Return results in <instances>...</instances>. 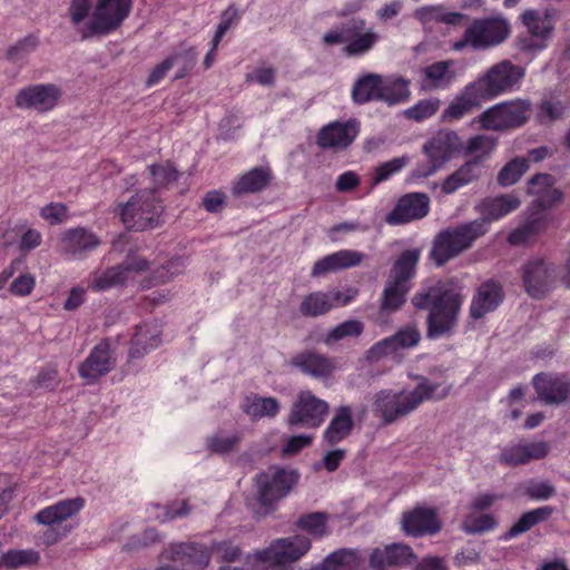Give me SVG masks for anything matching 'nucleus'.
Here are the masks:
<instances>
[{"label": "nucleus", "mask_w": 570, "mask_h": 570, "mask_svg": "<svg viewBox=\"0 0 570 570\" xmlns=\"http://www.w3.org/2000/svg\"><path fill=\"white\" fill-rule=\"evenodd\" d=\"M454 60L435 61L420 69L419 86L423 91L445 90L456 79Z\"/></svg>", "instance_id": "21"}, {"label": "nucleus", "mask_w": 570, "mask_h": 570, "mask_svg": "<svg viewBox=\"0 0 570 570\" xmlns=\"http://www.w3.org/2000/svg\"><path fill=\"white\" fill-rule=\"evenodd\" d=\"M550 224L549 215L543 210L531 213L525 220L509 236L508 242L511 245H522L531 240L534 236L546 230Z\"/></svg>", "instance_id": "34"}, {"label": "nucleus", "mask_w": 570, "mask_h": 570, "mask_svg": "<svg viewBox=\"0 0 570 570\" xmlns=\"http://www.w3.org/2000/svg\"><path fill=\"white\" fill-rule=\"evenodd\" d=\"M364 330V325L362 322L357 320H348L345 321L333 330H331L327 335L324 337L323 342L326 345H332L335 342H338L346 337H356L362 334Z\"/></svg>", "instance_id": "52"}, {"label": "nucleus", "mask_w": 570, "mask_h": 570, "mask_svg": "<svg viewBox=\"0 0 570 570\" xmlns=\"http://www.w3.org/2000/svg\"><path fill=\"white\" fill-rule=\"evenodd\" d=\"M556 277V267L542 258L529 261L523 266L524 288L534 298L542 297L551 288Z\"/></svg>", "instance_id": "17"}, {"label": "nucleus", "mask_w": 570, "mask_h": 570, "mask_svg": "<svg viewBox=\"0 0 570 570\" xmlns=\"http://www.w3.org/2000/svg\"><path fill=\"white\" fill-rule=\"evenodd\" d=\"M311 540L302 534L273 540L268 547L247 557L253 570H286L311 549Z\"/></svg>", "instance_id": "5"}, {"label": "nucleus", "mask_w": 570, "mask_h": 570, "mask_svg": "<svg viewBox=\"0 0 570 570\" xmlns=\"http://www.w3.org/2000/svg\"><path fill=\"white\" fill-rule=\"evenodd\" d=\"M524 69L503 60L492 66L483 76L472 81L485 101L510 92L520 86Z\"/></svg>", "instance_id": "9"}, {"label": "nucleus", "mask_w": 570, "mask_h": 570, "mask_svg": "<svg viewBox=\"0 0 570 570\" xmlns=\"http://www.w3.org/2000/svg\"><path fill=\"white\" fill-rule=\"evenodd\" d=\"M520 205L521 202L519 197L512 194L487 198L482 200L478 207L482 215V218L479 220H484L487 227L489 228L490 222L498 220L509 215L510 213L517 210Z\"/></svg>", "instance_id": "33"}, {"label": "nucleus", "mask_w": 570, "mask_h": 570, "mask_svg": "<svg viewBox=\"0 0 570 570\" xmlns=\"http://www.w3.org/2000/svg\"><path fill=\"white\" fill-rule=\"evenodd\" d=\"M497 521L491 514L476 515L471 513L462 522V529L465 533L476 534L491 531L495 528Z\"/></svg>", "instance_id": "56"}, {"label": "nucleus", "mask_w": 570, "mask_h": 570, "mask_svg": "<svg viewBox=\"0 0 570 570\" xmlns=\"http://www.w3.org/2000/svg\"><path fill=\"white\" fill-rule=\"evenodd\" d=\"M504 297L501 285L488 279L480 284L471 299L469 313L473 320H480L487 314L495 311Z\"/></svg>", "instance_id": "24"}, {"label": "nucleus", "mask_w": 570, "mask_h": 570, "mask_svg": "<svg viewBox=\"0 0 570 570\" xmlns=\"http://www.w3.org/2000/svg\"><path fill=\"white\" fill-rule=\"evenodd\" d=\"M358 135V124L355 120L346 122H332L324 127L318 135V145L322 148L345 149Z\"/></svg>", "instance_id": "26"}, {"label": "nucleus", "mask_w": 570, "mask_h": 570, "mask_svg": "<svg viewBox=\"0 0 570 570\" xmlns=\"http://www.w3.org/2000/svg\"><path fill=\"white\" fill-rule=\"evenodd\" d=\"M20 235L19 248L22 252H30L39 247L42 243V234L40 230L30 227L27 224H20L16 227Z\"/></svg>", "instance_id": "57"}, {"label": "nucleus", "mask_w": 570, "mask_h": 570, "mask_svg": "<svg viewBox=\"0 0 570 570\" xmlns=\"http://www.w3.org/2000/svg\"><path fill=\"white\" fill-rule=\"evenodd\" d=\"M132 0H72L71 21L79 26L87 18L80 32L83 38L108 35L128 17Z\"/></svg>", "instance_id": "3"}, {"label": "nucleus", "mask_w": 570, "mask_h": 570, "mask_svg": "<svg viewBox=\"0 0 570 570\" xmlns=\"http://www.w3.org/2000/svg\"><path fill=\"white\" fill-rule=\"evenodd\" d=\"M485 101L472 82H469L458 94L442 112L444 122H455L470 114L474 108Z\"/></svg>", "instance_id": "27"}, {"label": "nucleus", "mask_w": 570, "mask_h": 570, "mask_svg": "<svg viewBox=\"0 0 570 570\" xmlns=\"http://www.w3.org/2000/svg\"><path fill=\"white\" fill-rule=\"evenodd\" d=\"M160 344V330L155 324H144L137 327L129 350L130 358H140Z\"/></svg>", "instance_id": "38"}, {"label": "nucleus", "mask_w": 570, "mask_h": 570, "mask_svg": "<svg viewBox=\"0 0 570 570\" xmlns=\"http://www.w3.org/2000/svg\"><path fill=\"white\" fill-rule=\"evenodd\" d=\"M271 170L266 167H255L242 175L233 185L232 193L236 197L259 193L271 181Z\"/></svg>", "instance_id": "36"}, {"label": "nucleus", "mask_w": 570, "mask_h": 570, "mask_svg": "<svg viewBox=\"0 0 570 570\" xmlns=\"http://www.w3.org/2000/svg\"><path fill=\"white\" fill-rule=\"evenodd\" d=\"M440 105L441 101L438 98L422 99L407 108L404 111V116L407 119L420 122L434 116L438 112Z\"/></svg>", "instance_id": "54"}, {"label": "nucleus", "mask_w": 570, "mask_h": 570, "mask_svg": "<svg viewBox=\"0 0 570 570\" xmlns=\"http://www.w3.org/2000/svg\"><path fill=\"white\" fill-rule=\"evenodd\" d=\"M332 256L334 258L337 271L357 266L365 257L363 253L352 249H341L333 253Z\"/></svg>", "instance_id": "62"}, {"label": "nucleus", "mask_w": 570, "mask_h": 570, "mask_svg": "<svg viewBox=\"0 0 570 570\" xmlns=\"http://www.w3.org/2000/svg\"><path fill=\"white\" fill-rule=\"evenodd\" d=\"M462 291L461 283L450 278L436 281L413 296L412 303L416 308L429 309V337L439 338L453 331L464 301Z\"/></svg>", "instance_id": "1"}, {"label": "nucleus", "mask_w": 570, "mask_h": 570, "mask_svg": "<svg viewBox=\"0 0 570 570\" xmlns=\"http://www.w3.org/2000/svg\"><path fill=\"white\" fill-rule=\"evenodd\" d=\"M553 512L554 508L550 505L539 507L528 512H524L519 518V520L509 529L504 538L511 539L527 532L535 524L548 520Z\"/></svg>", "instance_id": "42"}, {"label": "nucleus", "mask_w": 570, "mask_h": 570, "mask_svg": "<svg viewBox=\"0 0 570 570\" xmlns=\"http://www.w3.org/2000/svg\"><path fill=\"white\" fill-rule=\"evenodd\" d=\"M413 16L424 27H429L434 23L460 27L469 19L465 13L451 11L443 4L420 7L414 11Z\"/></svg>", "instance_id": "31"}, {"label": "nucleus", "mask_w": 570, "mask_h": 570, "mask_svg": "<svg viewBox=\"0 0 570 570\" xmlns=\"http://www.w3.org/2000/svg\"><path fill=\"white\" fill-rule=\"evenodd\" d=\"M528 168V159L521 157L512 159L499 171L498 184L503 187L515 184Z\"/></svg>", "instance_id": "50"}, {"label": "nucleus", "mask_w": 570, "mask_h": 570, "mask_svg": "<svg viewBox=\"0 0 570 570\" xmlns=\"http://www.w3.org/2000/svg\"><path fill=\"white\" fill-rule=\"evenodd\" d=\"M360 558L354 550L342 549L327 556L325 560L309 570H358Z\"/></svg>", "instance_id": "44"}, {"label": "nucleus", "mask_w": 570, "mask_h": 570, "mask_svg": "<svg viewBox=\"0 0 570 570\" xmlns=\"http://www.w3.org/2000/svg\"><path fill=\"white\" fill-rule=\"evenodd\" d=\"M402 529L412 537L433 535L442 529L434 509L417 507L403 514Z\"/></svg>", "instance_id": "23"}, {"label": "nucleus", "mask_w": 570, "mask_h": 570, "mask_svg": "<svg viewBox=\"0 0 570 570\" xmlns=\"http://www.w3.org/2000/svg\"><path fill=\"white\" fill-rule=\"evenodd\" d=\"M484 173V164H480L479 160H466L445 178L441 190L446 195H451L460 188L478 181Z\"/></svg>", "instance_id": "32"}, {"label": "nucleus", "mask_w": 570, "mask_h": 570, "mask_svg": "<svg viewBox=\"0 0 570 570\" xmlns=\"http://www.w3.org/2000/svg\"><path fill=\"white\" fill-rule=\"evenodd\" d=\"M538 400L547 405L570 401V379L551 373H538L532 379Z\"/></svg>", "instance_id": "18"}, {"label": "nucleus", "mask_w": 570, "mask_h": 570, "mask_svg": "<svg viewBox=\"0 0 570 570\" xmlns=\"http://www.w3.org/2000/svg\"><path fill=\"white\" fill-rule=\"evenodd\" d=\"M395 342L396 338H393L392 335L381 340L366 352V358L370 362H377L383 357L396 354L399 350Z\"/></svg>", "instance_id": "60"}, {"label": "nucleus", "mask_w": 570, "mask_h": 570, "mask_svg": "<svg viewBox=\"0 0 570 570\" xmlns=\"http://www.w3.org/2000/svg\"><path fill=\"white\" fill-rule=\"evenodd\" d=\"M409 291V284H403L389 278L381 297V313L391 314L400 309L405 303V297Z\"/></svg>", "instance_id": "41"}, {"label": "nucleus", "mask_w": 570, "mask_h": 570, "mask_svg": "<svg viewBox=\"0 0 570 570\" xmlns=\"http://www.w3.org/2000/svg\"><path fill=\"white\" fill-rule=\"evenodd\" d=\"M85 505V500L80 497L61 500L52 505L41 509L35 515V521L43 525L61 523L76 515Z\"/></svg>", "instance_id": "30"}, {"label": "nucleus", "mask_w": 570, "mask_h": 570, "mask_svg": "<svg viewBox=\"0 0 570 570\" xmlns=\"http://www.w3.org/2000/svg\"><path fill=\"white\" fill-rule=\"evenodd\" d=\"M484 220H471L442 229L436 234L430 258L439 267L470 249L475 240L487 234Z\"/></svg>", "instance_id": "4"}, {"label": "nucleus", "mask_w": 570, "mask_h": 570, "mask_svg": "<svg viewBox=\"0 0 570 570\" xmlns=\"http://www.w3.org/2000/svg\"><path fill=\"white\" fill-rule=\"evenodd\" d=\"M68 209L61 203H50L40 209V217L50 225L61 224L67 217Z\"/></svg>", "instance_id": "63"}, {"label": "nucleus", "mask_w": 570, "mask_h": 570, "mask_svg": "<svg viewBox=\"0 0 570 570\" xmlns=\"http://www.w3.org/2000/svg\"><path fill=\"white\" fill-rule=\"evenodd\" d=\"M240 409L250 420L258 421L264 417H275L281 411V403L272 396L249 394L243 399Z\"/></svg>", "instance_id": "35"}, {"label": "nucleus", "mask_w": 570, "mask_h": 570, "mask_svg": "<svg viewBox=\"0 0 570 570\" xmlns=\"http://www.w3.org/2000/svg\"><path fill=\"white\" fill-rule=\"evenodd\" d=\"M39 553L32 549L9 550L0 558V567L17 569L37 563Z\"/></svg>", "instance_id": "48"}, {"label": "nucleus", "mask_w": 570, "mask_h": 570, "mask_svg": "<svg viewBox=\"0 0 570 570\" xmlns=\"http://www.w3.org/2000/svg\"><path fill=\"white\" fill-rule=\"evenodd\" d=\"M36 286V278L32 274L21 272L10 284V294L18 297L29 296Z\"/></svg>", "instance_id": "61"}, {"label": "nucleus", "mask_w": 570, "mask_h": 570, "mask_svg": "<svg viewBox=\"0 0 570 570\" xmlns=\"http://www.w3.org/2000/svg\"><path fill=\"white\" fill-rule=\"evenodd\" d=\"M520 19L529 35L547 41L554 29L553 22L547 11L542 13L534 9H528L520 16Z\"/></svg>", "instance_id": "40"}, {"label": "nucleus", "mask_w": 570, "mask_h": 570, "mask_svg": "<svg viewBox=\"0 0 570 570\" xmlns=\"http://www.w3.org/2000/svg\"><path fill=\"white\" fill-rule=\"evenodd\" d=\"M497 140L488 135H476L468 139L463 149L464 156H470V160H479L480 164H483L487 160L493 149L495 148Z\"/></svg>", "instance_id": "46"}, {"label": "nucleus", "mask_w": 570, "mask_h": 570, "mask_svg": "<svg viewBox=\"0 0 570 570\" xmlns=\"http://www.w3.org/2000/svg\"><path fill=\"white\" fill-rule=\"evenodd\" d=\"M328 411L326 401L308 390L299 391L289 411L287 425L316 429L323 424Z\"/></svg>", "instance_id": "11"}, {"label": "nucleus", "mask_w": 570, "mask_h": 570, "mask_svg": "<svg viewBox=\"0 0 570 570\" xmlns=\"http://www.w3.org/2000/svg\"><path fill=\"white\" fill-rule=\"evenodd\" d=\"M430 210V198L423 193H409L402 196L394 208L386 215L389 225L406 224L421 219Z\"/></svg>", "instance_id": "19"}, {"label": "nucleus", "mask_w": 570, "mask_h": 570, "mask_svg": "<svg viewBox=\"0 0 570 570\" xmlns=\"http://www.w3.org/2000/svg\"><path fill=\"white\" fill-rule=\"evenodd\" d=\"M189 513V508L186 501H177L170 505H155V518L160 522L171 521L177 518H183Z\"/></svg>", "instance_id": "59"}, {"label": "nucleus", "mask_w": 570, "mask_h": 570, "mask_svg": "<svg viewBox=\"0 0 570 570\" xmlns=\"http://www.w3.org/2000/svg\"><path fill=\"white\" fill-rule=\"evenodd\" d=\"M409 163L410 158L407 156H401L379 165L374 169L372 185L376 186L383 181L389 180L392 176L405 168Z\"/></svg>", "instance_id": "53"}, {"label": "nucleus", "mask_w": 570, "mask_h": 570, "mask_svg": "<svg viewBox=\"0 0 570 570\" xmlns=\"http://www.w3.org/2000/svg\"><path fill=\"white\" fill-rule=\"evenodd\" d=\"M200 551V546L196 543H173L161 553L164 559L171 561H183L193 559Z\"/></svg>", "instance_id": "58"}, {"label": "nucleus", "mask_w": 570, "mask_h": 570, "mask_svg": "<svg viewBox=\"0 0 570 570\" xmlns=\"http://www.w3.org/2000/svg\"><path fill=\"white\" fill-rule=\"evenodd\" d=\"M511 35V26L502 14L473 19L462 37L451 45L452 50H488L503 43Z\"/></svg>", "instance_id": "6"}, {"label": "nucleus", "mask_w": 570, "mask_h": 570, "mask_svg": "<svg viewBox=\"0 0 570 570\" xmlns=\"http://www.w3.org/2000/svg\"><path fill=\"white\" fill-rule=\"evenodd\" d=\"M520 489L525 497L533 501H547L557 493L556 487L549 480L530 479Z\"/></svg>", "instance_id": "47"}, {"label": "nucleus", "mask_w": 570, "mask_h": 570, "mask_svg": "<svg viewBox=\"0 0 570 570\" xmlns=\"http://www.w3.org/2000/svg\"><path fill=\"white\" fill-rule=\"evenodd\" d=\"M147 268L148 262L146 259L138 256H128L125 262L118 266L94 273L88 286L95 292L106 291L124 284L135 274L144 272Z\"/></svg>", "instance_id": "14"}, {"label": "nucleus", "mask_w": 570, "mask_h": 570, "mask_svg": "<svg viewBox=\"0 0 570 570\" xmlns=\"http://www.w3.org/2000/svg\"><path fill=\"white\" fill-rule=\"evenodd\" d=\"M357 289L314 292L307 295L301 303L299 311L304 316H320L331 309L345 306L355 299Z\"/></svg>", "instance_id": "16"}, {"label": "nucleus", "mask_w": 570, "mask_h": 570, "mask_svg": "<svg viewBox=\"0 0 570 570\" xmlns=\"http://www.w3.org/2000/svg\"><path fill=\"white\" fill-rule=\"evenodd\" d=\"M163 206L153 190L135 194L120 205V218L129 229L145 230L156 227L160 222Z\"/></svg>", "instance_id": "8"}, {"label": "nucleus", "mask_w": 570, "mask_h": 570, "mask_svg": "<svg viewBox=\"0 0 570 570\" xmlns=\"http://www.w3.org/2000/svg\"><path fill=\"white\" fill-rule=\"evenodd\" d=\"M410 81L400 76H381L380 101L389 106L403 104L411 96Z\"/></svg>", "instance_id": "37"}, {"label": "nucleus", "mask_w": 570, "mask_h": 570, "mask_svg": "<svg viewBox=\"0 0 570 570\" xmlns=\"http://www.w3.org/2000/svg\"><path fill=\"white\" fill-rule=\"evenodd\" d=\"M420 256L421 252L417 248L404 250L394 263L389 278L409 284V281L415 275Z\"/></svg>", "instance_id": "43"}, {"label": "nucleus", "mask_w": 570, "mask_h": 570, "mask_svg": "<svg viewBox=\"0 0 570 570\" xmlns=\"http://www.w3.org/2000/svg\"><path fill=\"white\" fill-rule=\"evenodd\" d=\"M238 432L218 431L207 439V448L215 453L226 454L232 452L239 443Z\"/></svg>", "instance_id": "51"}, {"label": "nucleus", "mask_w": 570, "mask_h": 570, "mask_svg": "<svg viewBox=\"0 0 570 570\" xmlns=\"http://www.w3.org/2000/svg\"><path fill=\"white\" fill-rule=\"evenodd\" d=\"M150 175L157 186L168 185L177 179V170L169 164L149 166Z\"/></svg>", "instance_id": "64"}, {"label": "nucleus", "mask_w": 570, "mask_h": 570, "mask_svg": "<svg viewBox=\"0 0 570 570\" xmlns=\"http://www.w3.org/2000/svg\"><path fill=\"white\" fill-rule=\"evenodd\" d=\"M415 556L412 549L403 543H392L384 549H375L370 557V566L374 570H387L392 567L410 564Z\"/></svg>", "instance_id": "28"}, {"label": "nucleus", "mask_w": 570, "mask_h": 570, "mask_svg": "<svg viewBox=\"0 0 570 570\" xmlns=\"http://www.w3.org/2000/svg\"><path fill=\"white\" fill-rule=\"evenodd\" d=\"M61 97V90L52 83L31 85L20 89L16 96V106L38 112L52 110Z\"/></svg>", "instance_id": "15"}, {"label": "nucleus", "mask_w": 570, "mask_h": 570, "mask_svg": "<svg viewBox=\"0 0 570 570\" xmlns=\"http://www.w3.org/2000/svg\"><path fill=\"white\" fill-rule=\"evenodd\" d=\"M173 68H176L175 79H180L194 67L197 52L193 48H181L168 56Z\"/></svg>", "instance_id": "55"}, {"label": "nucleus", "mask_w": 570, "mask_h": 570, "mask_svg": "<svg viewBox=\"0 0 570 570\" xmlns=\"http://www.w3.org/2000/svg\"><path fill=\"white\" fill-rule=\"evenodd\" d=\"M298 475L293 470L272 466L255 478L256 498L263 505L284 498L297 482Z\"/></svg>", "instance_id": "12"}, {"label": "nucleus", "mask_w": 570, "mask_h": 570, "mask_svg": "<svg viewBox=\"0 0 570 570\" xmlns=\"http://www.w3.org/2000/svg\"><path fill=\"white\" fill-rule=\"evenodd\" d=\"M296 524L314 538H322L328 533L327 514L323 512L304 514L297 520Z\"/></svg>", "instance_id": "49"}, {"label": "nucleus", "mask_w": 570, "mask_h": 570, "mask_svg": "<svg viewBox=\"0 0 570 570\" xmlns=\"http://www.w3.org/2000/svg\"><path fill=\"white\" fill-rule=\"evenodd\" d=\"M549 448L546 442H527L520 440L502 448L499 462L510 466H518L529 463L532 460H540L548 454Z\"/></svg>", "instance_id": "22"}, {"label": "nucleus", "mask_w": 570, "mask_h": 570, "mask_svg": "<svg viewBox=\"0 0 570 570\" xmlns=\"http://www.w3.org/2000/svg\"><path fill=\"white\" fill-rule=\"evenodd\" d=\"M354 428L353 411L348 405H341L335 409L334 415L323 432L322 441L327 446L346 440Z\"/></svg>", "instance_id": "29"}, {"label": "nucleus", "mask_w": 570, "mask_h": 570, "mask_svg": "<svg viewBox=\"0 0 570 570\" xmlns=\"http://www.w3.org/2000/svg\"><path fill=\"white\" fill-rule=\"evenodd\" d=\"M99 245L98 238L85 228H75L66 232L62 246L67 254L81 256Z\"/></svg>", "instance_id": "39"}, {"label": "nucleus", "mask_w": 570, "mask_h": 570, "mask_svg": "<svg viewBox=\"0 0 570 570\" xmlns=\"http://www.w3.org/2000/svg\"><path fill=\"white\" fill-rule=\"evenodd\" d=\"M292 365L317 380L331 377L336 371L334 358L314 351H304L292 358Z\"/></svg>", "instance_id": "25"}, {"label": "nucleus", "mask_w": 570, "mask_h": 570, "mask_svg": "<svg viewBox=\"0 0 570 570\" xmlns=\"http://www.w3.org/2000/svg\"><path fill=\"white\" fill-rule=\"evenodd\" d=\"M529 105L521 100L498 104L483 111L479 121L487 130L520 127L528 118Z\"/></svg>", "instance_id": "13"}, {"label": "nucleus", "mask_w": 570, "mask_h": 570, "mask_svg": "<svg viewBox=\"0 0 570 570\" xmlns=\"http://www.w3.org/2000/svg\"><path fill=\"white\" fill-rule=\"evenodd\" d=\"M381 76L368 73L360 78L353 86L352 98L354 102L363 105L370 101H380Z\"/></svg>", "instance_id": "45"}, {"label": "nucleus", "mask_w": 570, "mask_h": 570, "mask_svg": "<svg viewBox=\"0 0 570 570\" xmlns=\"http://www.w3.org/2000/svg\"><path fill=\"white\" fill-rule=\"evenodd\" d=\"M462 147L459 135L453 130L442 129L434 134L423 145V151L428 156L430 164L417 169V177H428L433 175L438 169L443 167Z\"/></svg>", "instance_id": "10"}, {"label": "nucleus", "mask_w": 570, "mask_h": 570, "mask_svg": "<svg viewBox=\"0 0 570 570\" xmlns=\"http://www.w3.org/2000/svg\"><path fill=\"white\" fill-rule=\"evenodd\" d=\"M322 39L327 46L344 45L343 52L348 57H361L376 46L381 36L373 28H366L364 19L354 18L332 28Z\"/></svg>", "instance_id": "7"}, {"label": "nucleus", "mask_w": 570, "mask_h": 570, "mask_svg": "<svg viewBox=\"0 0 570 570\" xmlns=\"http://www.w3.org/2000/svg\"><path fill=\"white\" fill-rule=\"evenodd\" d=\"M116 365V358L112 356L110 344L106 341L96 345L81 363L79 375L88 384L97 382L101 376L108 374Z\"/></svg>", "instance_id": "20"}, {"label": "nucleus", "mask_w": 570, "mask_h": 570, "mask_svg": "<svg viewBox=\"0 0 570 570\" xmlns=\"http://www.w3.org/2000/svg\"><path fill=\"white\" fill-rule=\"evenodd\" d=\"M449 393L450 386L440 391L439 383L421 377L411 391L385 389L376 392L372 397V411L384 424H392L415 411L424 401L442 400Z\"/></svg>", "instance_id": "2"}]
</instances>
